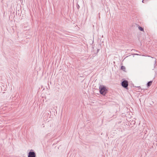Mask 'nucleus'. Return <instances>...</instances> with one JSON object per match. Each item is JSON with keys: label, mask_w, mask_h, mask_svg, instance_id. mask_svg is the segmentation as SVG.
<instances>
[{"label": "nucleus", "mask_w": 157, "mask_h": 157, "mask_svg": "<svg viewBox=\"0 0 157 157\" xmlns=\"http://www.w3.org/2000/svg\"><path fill=\"white\" fill-rule=\"evenodd\" d=\"M100 94L103 95H105L107 92V90L103 86H100L99 87Z\"/></svg>", "instance_id": "nucleus-1"}, {"label": "nucleus", "mask_w": 157, "mask_h": 157, "mask_svg": "<svg viewBox=\"0 0 157 157\" xmlns=\"http://www.w3.org/2000/svg\"><path fill=\"white\" fill-rule=\"evenodd\" d=\"M121 85L125 88H127L128 86V82L127 80H124L121 82Z\"/></svg>", "instance_id": "nucleus-2"}, {"label": "nucleus", "mask_w": 157, "mask_h": 157, "mask_svg": "<svg viewBox=\"0 0 157 157\" xmlns=\"http://www.w3.org/2000/svg\"><path fill=\"white\" fill-rule=\"evenodd\" d=\"M28 157H36L35 153L33 151H30L29 153Z\"/></svg>", "instance_id": "nucleus-3"}, {"label": "nucleus", "mask_w": 157, "mask_h": 157, "mask_svg": "<svg viewBox=\"0 0 157 157\" xmlns=\"http://www.w3.org/2000/svg\"><path fill=\"white\" fill-rule=\"evenodd\" d=\"M152 81H150L149 82H148L147 84V85L148 87L150 86L151 85L152 83Z\"/></svg>", "instance_id": "nucleus-4"}, {"label": "nucleus", "mask_w": 157, "mask_h": 157, "mask_svg": "<svg viewBox=\"0 0 157 157\" xmlns=\"http://www.w3.org/2000/svg\"><path fill=\"white\" fill-rule=\"evenodd\" d=\"M121 69L124 71L125 69V67L124 66H122L121 67Z\"/></svg>", "instance_id": "nucleus-5"}, {"label": "nucleus", "mask_w": 157, "mask_h": 157, "mask_svg": "<svg viewBox=\"0 0 157 157\" xmlns=\"http://www.w3.org/2000/svg\"><path fill=\"white\" fill-rule=\"evenodd\" d=\"M138 28H139V29L141 31H143L144 30V29L143 28H142V27L139 26L138 27Z\"/></svg>", "instance_id": "nucleus-6"}, {"label": "nucleus", "mask_w": 157, "mask_h": 157, "mask_svg": "<svg viewBox=\"0 0 157 157\" xmlns=\"http://www.w3.org/2000/svg\"><path fill=\"white\" fill-rule=\"evenodd\" d=\"M152 58H154L155 60V64H156V59L154 58H153V57H151Z\"/></svg>", "instance_id": "nucleus-7"}, {"label": "nucleus", "mask_w": 157, "mask_h": 157, "mask_svg": "<svg viewBox=\"0 0 157 157\" xmlns=\"http://www.w3.org/2000/svg\"><path fill=\"white\" fill-rule=\"evenodd\" d=\"M77 8H78H78H79V6L78 5L77 6Z\"/></svg>", "instance_id": "nucleus-8"}, {"label": "nucleus", "mask_w": 157, "mask_h": 157, "mask_svg": "<svg viewBox=\"0 0 157 157\" xmlns=\"http://www.w3.org/2000/svg\"><path fill=\"white\" fill-rule=\"evenodd\" d=\"M144 0H143L142 1V2H143V1H144Z\"/></svg>", "instance_id": "nucleus-9"}]
</instances>
